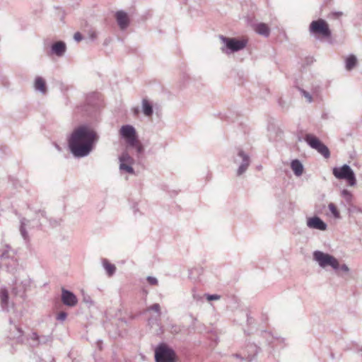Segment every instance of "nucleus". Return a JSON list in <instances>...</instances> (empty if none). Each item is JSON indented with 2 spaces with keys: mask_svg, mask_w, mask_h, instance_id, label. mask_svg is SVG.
Instances as JSON below:
<instances>
[{
  "mask_svg": "<svg viewBox=\"0 0 362 362\" xmlns=\"http://www.w3.org/2000/svg\"><path fill=\"white\" fill-rule=\"evenodd\" d=\"M98 140V136L95 130L87 125H81L75 128L69 136L68 146L76 158H83L90 154Z\"/></svg>",
  "mask_w": 362,
  "mask_h": 362,
  "instance_id": "obj_1",
  "label": "nucleus"
},
{
  "mask_svg": "<svg viewBox=\"0 0 362 362\" xmlns=\"http://www.w3.org/2000/svg\"><path fill=\"white\" fill-rule=\"evenodd\" d=\"M219 39L224 45L221 49L227 54L243 49L247 43L245 40H238L235 37H228L223 35H220Z\"/></svg>",
  "mask_w": 362,
  "mask_h": 362,
  "instance_id": "obj_2",
  "label": "nucleus"
},
{
  "mask_svg": "<svg viewBox=\"0 0 362 362\" xmlns=\"http://www.w3.org/2000/svg\"><path fill=\"white\" fill-rule=\"evenodd\" d=\"M309 32L311 35L315 37L321 36L324 38H329L332 35V32L329 28L328 23L322 18L313 21L310 23Z\"/></svg>",
  "mask_w": 362,
  "mask_h": 362,
  "instance_id": "obj_3",
  "label": "nucleus"
},
{
  "mask_svg": "<svg viewBox=\"0 0 362 362\" xmlns=\"http://www.w3.org/2000/svg\"><path fill=\"white\" fill-rule=\"evenodd\" d=\"M332 174L338 180H346L350 186H354L356 184L355 173L347 164L333 168Z\"/></svg>",
  "mask_w": 362,
  "mask_h": 362,
  "instance_id": "obj_4",
  "label": "nucleus"
},
{
  "mask_svg": "<svg viewBox=\"0 0 362 362\" xmlns=\"http://www.w3.org/2000/svg\"><path fill=\"white\" fill-rule=\"evenodd\" d=\"M156 362H175V353L164 343L160 344L155 349Z\"/></svg>",
  "mask_w": 362,
  "mask_h": 362,
  "instance_id": "obj_5",
  "label": "nucleus"
},
{
  "mask_svg": "<svg viewBox=\"0 0 362 362\" xmlns=\"http://www.w3.org/2000/svg\"><path fill=\"white\" fill-rule=\"evenodd\" d=\"M313 259L322 268H325L327 266H330L334 270H338L339 269L338 260L332 255L325 253L322 251H315L313 252Z\"/></svg>",
  "mask_w": 362,
  "mask_h": 362,
  "instance_id": "obj_6",
  "label": "nucleus"
},
{
  "mask_svg": "<svg viewBox=\"0 0 362 362\" xmlns=\"http://www.w3.org/2000/svg\"><path fill=\"white\" fill-rule=\"evenodd\" d=\"M304 140L312 148L316 150L324 158H329L330 157V151L327 146L315 136L307 134L305 136Z\"/></svg>",
  "mask_w": 362,
  "mask_h": 362,
  "instance_id": "obj_7",
  "label": "nucleus"
},
{
  "mask_svg": "<svg viewBox=\"0 0 362 362\" xmlns=\"http://www.w3.org/2000/svg\"><path fill=\"white\" fill-rule=\"evenodd\" d=\"M237 154L233 157L234 163L238 165L236 170V175L240 176L244 174L250 165V157L243 149L238 148Z\"/></svg>",
  "mask_w": 362,
  "mask_h": 362,
  "instance_id": "obj_8",
  "label": "nucleus"
},
{
  "mask_svg": "<svg viewBox=\"0 0 362 362\" xmlns=\"http://www.w3.org/2000/svg\"><path fill=\"white\" fill-rule=\"evenodd\" d=\"M119 134L123 138L127 146H133L136 144L138 136L135 128L131 124H125L122 126Z\"/></svg>",
  "mask_w": 362,
  "mask_h": 362,
  "instance_id": "obj_9",
  "label": "nucleus"
},
{
  "mask_svg": "<svg viewBox=\"0 0 362 362\" xmlns=\"http://www.w3.org/2000/svg\"><path fill=\"white\" fill-rule=\"evenodd\" d=\"M9 323L10 325L8 332V338L18 344H23L25 340L23 331L17 325L14 324L11 319L9 320Z\"/></svg>",
  "mask_w": 362,
  "mask_h": 362,
  "instance_id": "obj_10",
  "label": "nucleus"
},
{
  "mask_svg": "<svg viewBox=\"0 0 362 362\" xmlns=\"http://www.w3.org/2000/svg\"><path fill=\"white\" fill-rule=\"evenodd\" d=\"M119 170L121 171H125L129 174H134V170L132 166L134 163V159L127 151L122 153L119 157Z\"/></svg>",
  "mask_w": 362,
  "mask_h": 362,
  "instance_id": "obj_11",
  "label": "nucleus"
},
{
  "mask_svg": "<svg viewBox=\"0 0 362 362\" xmlns=\"http://www.w3.org/2000/svg\"><path fill=\"white\" fill-rule=\"evenodd\" d=\"M30 340V346L33 347H37L40 345L48 344L52 342L53 337L52 334L48 335H39L37 332H32L28 338Z\"/></svg>",
  "mask_w": 362,
  "mask_h": 362,
  "instance_id": "obj_12",
  "label": "nucleus"
},
{
  "mask_svg": "<svg viewBox=\"0 0 362 362\" xmlns=\"http://www.w3.org/2000/svg\"><path fill=\"white\" fill-rule=\"evenodd\" d=\"M306 225L310 229H316L322 231L326 230L327 228V223L317 216L307 218Z\"/></svg>",
  "mask_w": 362,
  "mask_h": 362,
  "instance_id": "obj_13",
  "label": "nucleus"
},
{
  "mask_svg": "<svg viewBox=\"0 0 362 362\" xmlns=\"http://www.w3.org/2000/svg\"><path fill=\"white\" fill-rule=\"evenodd\" d=\"M115 17L120 30H124L129 27L130 19L125 11L122 10L117 11L115 14Z\"/></svg>",
  "mask_w": 362,
  "mask_h": 362,
  "instance_id": "obj_14",
  "label": "nucleus"
},
{
  "mask_svg": "<svg viewBox=\"0 0 362 362\" xmlns=\"http://www.w3.org/2000/svg\"><path fill=\"white\" fill-rule=\"evenodd\" d=\"M62 301L66 306L74 307L77 304L78 300L76 295L73 292L62 288Z\"/></svg>",
  "mask_w": 362,
  "mask_h": 362,
  "instance_id": "obj_15",
  "label": "nucleus"
},
{
  "mask_svg": "<svg viewBox=\"0 0 362 362\" xmlns=\"http://www.w3.org/2000/svg\"><path fill=\"white\" fill-rule=\"evenodd\" d=\"M50 52L52 54L62 57L66 52V45L64 41H57L51 45Z\"/></svg>",
  "mask_w": 362,
  "mask_h": 362,
  "instance_id": "obj_16",
  "label": "nucleus"
},
{
  "mask_svg": "<svg viewBox=\"0 0 362 362\" xmlns=\"http://www.w3.org/2000/svg\"><path fill=\"white\" fill-rule=\"evenodd\" d=\"M34 90L40 93L42 95H46L47 93V87L45 80L42 76H36L33 83Z\"/></svg>",
  "mask_w": 362,
  "mask_h": 362,
  "instance_id": "obj_17",
  "label": "nucleus"
},
{
  "mask_svg": "<svg viewBox=\"0 0 362 362\" xmlns=\"http://www.w3.org/2000/svg\"><path fill=\"white\" fill-rule=\"evenodd\" d=\"M16 253L15 250L9 245L6 244L0 248V259H13Z\"/></svg>",
  "mask_w": 362,
  "mask_h": 362,
  "instance_id": "obj_18",
  "label": "nucleus"
},
{
  "mask_svg": "<svg viewBox=\"0 0 362 362\" xmlns=\"http://www.w3.org/2000/svg\"><path fill=\"white\" fill-rule=\"evenodd\" d=\"M291 168L296 177L301 176L304 170L302 163L298 159H294L291 161Z\"/></svg>",
  "mask_w": 362,
  "mask_h": 362,
  "instance_id": "obj_19",
  "label": "nucleus"
},
{
  "mask_svg": "<svg viewBox=\"0 0 362 362\" xmlns=\"http://www.w3.org/2000/svg\"><path fill=\"white\" fill-rule=\"evenodd\" d=\"M263 336L267 339L269 344H273L274 341H277L279 344H286V339L284 337L274 336L271 332L264 331L263 332Z\"/></svg>",
  "mask_w": 362,
  "mask_h": 362,
  "instance_id": "obj_20",
  "label": "nucleus"
},
{
  "mask_svg": "<svg viewBox=\"0 0 362 362\" xmlns=\"http://www.w3.org/2000/svg\"><path fill=\"white\" fill-rule=\"evenodd\" d=\"M255 31L260 35L268 37L270 33V30L268 25L264 23H259L254 25Z\"/></svg>",
  "mask_w": 362,
  "mask_h": 362,
  "instance_id": "obj_21",
  "label": "nucleus"
},
{
  "mask_svg": "<svg viewBox=\"0 0 362 362\" xmlns=\"http://www.w3.org/2000/svg\"><path fill=\"white\" fill-rule=\"evenodd\" d=\"M102 264L106 272V274L109 276H112L115 274L116 272V267L115 264H111L107 259H103Z\"/></svg>",
  "mask_w": 362,
  "mask_h": 362,
  "instance_id": "obj_22",
  "label": "nucleus"
},
{
  "mask_svg": "<svg viewBox=\"0 0 362 362\" xmlns=\"http://www.w3.org/2000/svg\"><path fill=\"white\" fill-rule=\"evenodd\" d=\"M148 325L151 327V328H153V327L155 326V334H157V335H160L161 334H163V327L160 324V322H159V320L158 317L153 319V318H150L148 320Z\"/></svg>",
  "mask_w": 362,
  "mask_h": 362,
  "instance_id": "obj_23",
  "label": "nucleus"
},
{
  "mask_svg": "<svg viewBox=\"0 0 362 362\" xmlns=\"http://www.w3.org/2000/svg\"><path fill=\"white\" fill-rule=\"evenodd\" d=\"M142 112L146 117H151L153 113V106L151 103L146 100H142Z\"/></svg>",
  "mask_w": 362,
  "mask_h": 362,
  "instance_id": "obj_24",
  "label": "nucleus"
},
{
  "mask_svg": "<svg viewBox=\"0 0 362 362\" xmlns=\"http://www.w3.org/2000/svg\"><path fill=\"white\" fill-rule=\"evenodd\" d=\"M0 303L4 310H8V293L6 289L0 291Z\"/></svg>",
  "mask_w": 362,
  "mask_h": 362,
  "instance_id": "obj_25",
  "label": "nucleus"
},
{
  "mask_svg": "<svg viewBox=\"0 0 362 362\" xmlns=\"http://www.w3.org/2000/svg\"><path fill=\"white\" fill-rule=\"evenodd\" d=\"M357 64V59L355 55L351 54L345 60V68L347 71L352 70Z\"/></svg>",
  "mask_w": 362,
  "mask_h": 362,
  "instance_id": "obj_26",
  "label": "nucleus"
},
{
  "mask_svg": "<svg viewBox=\"0 0 362 362\" xmlns=\"http://www.w3.org/2000/svg\"><path fill=\"white\" fill-rule=\"evenodd\" d=\"M28 222L29 221L25 218H23L21 220L20 232L21 236L25 241L29 240L28 233L25 229V226L28 223Z\"/></svg>",
  "mask_w": 362,
  "mask_h": 362,
  "instance_id": "obj_27",
  "label": "nucleus"
},
{
  "mask_svg": "<svg viewBox=\"0 0 362 362\" xmlns=\"http://www.w3.org/2000/svg\"><path fill=\"white\" fill-rule=\"evenodd\" d=\"M328 208L329 209V211H331V213L332 214L334 218H340V213L339 211H338V209H337L336 206L334 205V204L333 203H329L328 204Z\"/></svg>",
  "mask_w": 362,
  "mask_h": 362,
  "instance_id": "obj_28",
  "label": "nucleus"
},
{
  "mask_svg": "<svg viewBox=\"0 0 362 362\" xmlns=\"http://www.w3.org/2000/svg\"><path fill=\"white\" fill-rule=\"evenodd\" d=\"M298 90L300 95L306 99V101L308 103H311L313 101V96L309 92L301 88H298Z\"/></svg>",
  "mask_w": 362,
  "mask_h": 362,
  "instance_id": "obj_29",
  "label": "nucleus"
},
{
  "mask_svg": "<svg viewBox=\"0 0 362 362\" xmlns=\"http://www.w3.org/2000/svg\"><path fill=\"white\" fill-rule=\"evenodd\" d=\"M131 148H136V153H137V156L139 157L141 154L143 153L144 151V146H142V144L139 142V139H137V142H136V144L133 146H130Z\"/></svg>",
  "mask_w": 362,
  "mask_h": 362,
  "instance_id": "obj_30",
  "label": "nucleus"
},
{
  "mask_svg": "<svg viewBox=\"0 0 362 362\" xmlns=\"http://www.w3.org/2000/svg\"><path fill=\"white\" fill-rule=\"evenodd\" d=\"M147 310H152L156 312L158 314V317H160V306L158 303H154L152 305L149 306L147 308Z\"/></svg>",
  "mask_w": 362,
  "mask_h": 362,
  "instance_id": "obj_31",
  "label": "nucleus"
},
{
  "mask_svg": "<svg viewBox=\"0 0 362 362\" xmlns=\"http://www.w3.org/2000/svg\"><path fill=\"white\" fill-rule=\"evenodd\" d=\"M233 356H234L236 358H238L243 361L247 360V361H248V362H251L252 360V356H251L250 355H248L247 356H243L240 354H233Z\"/></svg>",
  "mask_w": 362,
  "mask_h": 362,
  "instance_id": "obj_32",
  "label": "nucleus"
},
{
  "mask_svg": "<svg viewBox=\"0 0 362 362\" xmlns=\"http://www.w3.org/2000/svg\"><path fill=\"white\" fill-rule=\"evenodd\" d=\"M205 296L209 301L217 300L221 298V296L218 294H206Z\"/></svg>",
  "mask_w": 362,
  "mask_h": 362,
  "instance_id": "obj_33",
  "label": "nucleus"
},
{
  "mask_svg": "<svg viewBox=\"0 0 362 362\" xmlns=\"http://www.w3.org/2000/svg\"><path fill=\"white\" fill-rule=\"evenodd\" d=\"M146 280H147V281L148 282V284H149L150 285H153V286H154V285H157V284H158V279H157L156 277H154V276H148V277L146 278Z\"/></svg>",
  "mask_w": 362,
  "mask_h": 362,
  "instance_id": "obj_34",
  "label": "nucleus"
},
{
  "mask_svg": "<svg viewBox=\"0 0 362 362\" xmlns=\"http://www.w3.org/2000/svg\"><path fill=\"white\" fill-rule=\"evenodd\" d=\"M88 36L91 40H95L98 37V33L94 30H90L88 31Z\"/></svg>",
  "mask_w": 362,
  "mask_h": 362,
  "instance_id": "obj_35",
  "label": "nucleus"
},
{
  "mask_svg": "<svg viewBox=\"0 0 362 362\" xmlns=\"http://www.w3.org/2000/svg\"><path fill=\"white\" fill-rule=\"evenodd\" d=\"M67 317V314L65 312H61L58 314L57 319L60 321H64L66 320Z\"/></svg>",
  "mask_w": 362,
  "mask_h": 362,
  "instance_id": "obj_36",
  "label": "nucleus"
},
{
  "mask_svg": "<svg viewBox=\"0 0 362 362\" xmlns=\"http://www.w3.org/2000/svg\"><path fill=\"white\" fill-rule=\"evenodd\" d=\"M74 39L76 41V42H80L83 39V36L82 35L79 33V32H76L74 33Z\"/></svg>",
  "mask_w": 362,
  "mask_h": 362,
  "instance_id": "obj_37",
  "label": "nucleus"
},
{
  "mask_svg": "<svg viewBox=\"0 0 362 362\" xmlns=\"http://www.w3.org/2000/svg\"><path fill=\"white\" fill-rule=\"evenodd\" d=\"M37 217H41V218H43L46 220H48L47 216H46V212L44 211V210H39L37 212Z\"/></svg>",
  "mask_w": 362,
  "mask_h": 362,
  "instance_id": "obj_38",
  "label": "nucleus"
},
{
  "mask_svg": "<svg viewBox=\"0 0 362 362\" xmlns=\"http://www.w3.org/2000/svg\"><path fill=\"white\" fill-rule=\"evenodd\" d=\"M49 221L50 223V225L52 227H56L60 224L61 221L59 220H55V219H49Z\"/></svg>",
  "mask_w": 362,
  "mask_h": 362,
  "instance_id": "obj_39",
  "label": "nucleus"
},
{
  "mask_svg": "<svg viewBox=\"0 0 362 362\" xmlns=\"http://www.w3.org/2000/svg\"><path fill=\"white\" fill-rule=\"evenodd\" d=\"M340 269V270H341L342 272H346V273H347V272H349V267H348V266H347L346 264H342V265H341V266L339 264V269Z\"/></svg>",
  "mask_w": 362,
  "mask_h": 362,
  "instance_id": "obj_40",
  "label": "nucleus"
},
{
  "mask_svg": "<svg viewBox=\"0 0 362 362\" xmlns=\"http://www.w3.org/2000/svg\"><path fill=\"white\" fill-rule=\"evenodd\" d=\"M334 18H340L342 15H343V13L341 12V11H336V12H333L331 14Z\"/></svg>",
  "mask_w": 362,
  "mask_h": 362,
  "instance_id": "obj_41",
  "label": "nucleus"
},
{
  "mask_svg": "<svg viewBox=\"0 0 362 362\" xmlns=\"http://www.w3.org/2000/svg\"><path fill=\"white\" fill-rule=\"evenodd\" d=\"M341 194L344 197H351V193L349 191H348L347 189H343L342 192H341Z\"/></svg>",
  "mask_w": 362,
  "mask_h": 362,
  "instance_id": "obj_42",
  "label": "nucleus"
},
{
  "mask_svg": "<svg viewBox=\"0 0 362 362\" xmlns=\"http://www.w3.org/2000/svg\"><path fill=\"white\" fill-rule=\"evenodd\" d=\"M251 320H252V317L250 316V315L247 313V323L248 324H250L251 323Z\"/></svg>",
  "mask_w": 362,
  "mask_h": 362,
  "instance_id": "obj_43",
  "label": "nucleus"
},
{
  "mask_svg": "<svg viewBox=\"0 0 362 362\" xmlns=\"http://www.w3.org/2000/svg\"><path fill=\"white\" fill-rule=\"evenodd\" d=\"M133 209H134V214H136V211H138L137 205H134V206H133Z\"/></svg>",
  "mask_w": 362,
  "mask_h": 362,
  "instance_id": "obj_44",
  "label": "nucleus"
},
{
  "mask_svg": "<svg viewBox=\"0 0 362 362\" xmlns=\"http://www.w3.org/2000/svg\"><path fill=\"white\" fill-rule=\"evenodd\" d=\"M251 348H252V349H255V351L257 352V348L256 346H251Z\"/></svg>",
  "mask_w": 362,
  "mask_h": 362,
  "instance_id": "obj_45",
  "label": "nucleus"
},
{
  "mask_svg": "<svg viewBox=\"0 0 362 362\" xmlns=\"http://www.w3.org/2000/svg\"><path fill=\"white\" fill-rule=\"evenodd\" d=\"M134 112H135V113H137V112H138V109H137V108H136V109L134 110Z\"/></svg>",
  "mask_w": 362,
  "mask_h": 362,
  "instance_id": "obj_46",
  "label": "nucleus"
},
{
  "mask_svg": "<svg viewBox=\"0 0 362 362\" xmlns=\"http://www.w3.org/2000/svg\"><path fill=\"white\" fill-rule=\"evenodd\" d=\"M42 225L41 223H40L39 224L37 225V226H40Z\"/></svg>",
  "mask_w": 362,
  "mask_h": 362,
  "instance_id": "obj_47",
  "label": "nucleus"
}]
</instances>
